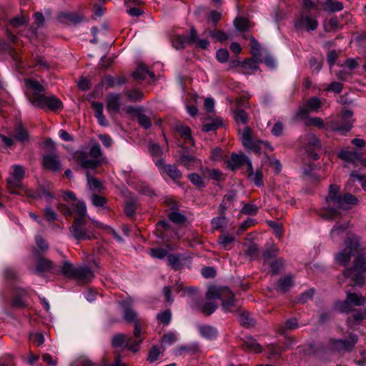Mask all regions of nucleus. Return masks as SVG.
I'll use <instances>...</instances> for the list:
<instances>
[{
    "mask_svg": "<svg viewBox=\"0 0 366 366\" xmlns=\"http://www.w3.org/2000/svg\"><path fill=\"white\" fill-rule=\"evenodd\" d=\"M74 157L84 169H95L106 162L100 146L97 144L86 147L81 151L75 152Z\"/></svg>",
    "mask_w": 366,
    "mask_h": 366,
    "instance_id": "obj_1",
    "label": "nucleus"
},
{
    "mask_svg": "<svg viewBox=\"0 0 366 366\" xmlns=\"http://www.w3.org/2000/svg\"><path fill=\"white\" fill-rule=\"evenodd\" d=\"M206 297L208 300L220 299L222 302V308L225 312H232L236 307L234 294L227 287L209 286Z\"/></svg>",
    "mask_w": 366,
    "mask_h": 366,
    "instance_id": "obj_2",
    "label": "nucleus"
},
{
    "mask_svg": "<svg viewBox=\"0 0 366 366\" xmlns=\"http://www.w3.org/2000/svg\"><path fill=\"white\" fill-rule=\"evenodd\" d=\"M360 244L359 238L354 234H349L346 240V247L335 256V260L342 265H346L350 260L352 255L359 252Z\"/></svg>",
    "mask_w": 366,
    "mask_h": 366,
    "instance_id": "obj_3",
    "label": "nucleus"
},
{
    "mask_svg": "<svg viewBox=\"0 0 366 366\" xmlns=\"http://www.w3.org/2000/svg\"><path fill=\"white\" fill-rule=\"evenodd\" d=\"M339 187L336 185H331L327 202L328 208L324 212V217L328 219H332L337 214V209L342 207V197L339 195Z\"/></svg>",
    "mask_w": 366,
    "mask_h": 366,
    "instance_id": "obj_4",
    "label": "nucleus"
},
{
    "mask_svg": "<svg viewBox=\"0 0 366 366\" xmlns=\"http://www.w3.org/2000/svg\"><path fill=\"white\" fill-rule=\"evenodd\" d=\"M366 272V259L363 255L357 256L352 267L347 269L345 274L350 277L356 285H362L365 283L364 273Z\"/></svg>",
    "mask_w": 366,
    "mask_h": 366,
    "instance_id": "obj_5",
    "label": "nucleus"
},
{
    "mask_svg": "<svg viewBox=\"0 0 366 366\" xmlns=\"http://www.w3.org/2000/svg\"><path fill=\"white\" fill-rule=\"evenodd\" d=\"M31 104L43 109L57 110L62 107L61 102L53 95L35 94Z\"/></svg>",
    "mask_w": 366,
    "mask_h": 366,
    "instance_id": "obj_6",
    "label": "nucleus"
},
{
    "mask_svg": "<svg viewBox=\"0 0 366 366\" xmlns=\"http://www.w3.org/2000/svg\"><path fill=\"white\" fill-rule=\"evenodd\" d=\"M296 29H305L307 31H315L318 26V21L312 17L309 11H302L294 21Z\"/></svg>",
    "mask_w": 366,
    "mask_h": 366,
    "instance_id": "obj_7",
    "label": "nucleus"
},
{
    "mask_svg": "<svg viewBox=\"0 0 366 366\" xmlns=\"http://www.w3.org/2000/svg\"><path fill=\"white\" fill-rule=\"evenodd\" d=\"M142 340L143 339L142 338V336L139 338L136 337V339L134 340L126 335L118 334L113 337L112 344L114 347L125 346L129 350L133 352H137L139 350Z\"/></svg>",
    "mask_w": 366,
    "mask_h": 366,
    "instance_id": "obj_8",
    "label": "nucleus"
},
{
    "mask_svg": "<svg viewBox=\"0 0 366 366\" xmlns=\"http://www.w3.org/2000/svg\"><path fill=\"white\" fill-rule=\"evenodd\" d=\"M122 306L124 309V317L129 322H133L134 325V335L137 338H139L142 335V327L139 320L137 318V312L129 307L130 302L127 300H124L121 302Z\"/></svg>",
    "mask_w": 366,
    "mask_h": 366,
    "instance_id": "obj_9",
    "label": "nucleus"
},
{
    "mask_svg": "<svg viewBox=\"0 0 366 366\" xmlns=\"http://www.w3.org/2000/svg\"><path fill=\"white\" fill-rule=\"evenodd\" d=\"M242 144L247 150L258 154L272 150L267 142L261 141L259 139H242Z\"/></svg>",
    "mask_w": 366,
    "mask_h": 366,
    "instance_id": "obj_10",
    "label": "nucleus"
},
{
    "mask_svg": "<svg viewBox=\"0 0 366 366\" xmlns=\"http://www.w3.org/2000/svg\"><path fill=\"white\" fill-rule=\"evenodd\" d=\"M84 218H76L70 228L72 236L77 240L89 239L93 237L92 232L84 229Z\"/></svg>",
    "mask_w": 366,
    "mask_h": 366,
    "instance_id": "obj_11",
    "label": "nucleus"
},
{
    "mask_svg": "<svg viewBox=\"0 0 366 366\" xmlns=\"http://www.w3.org/2000/svg\"><path fill=\"white\" fill-rule=\"evenodd\" d=\"M10 174L11 178L8 179L7 183L9 192L14 194L12 188L21 187L20 182L24 177L25 170L22 166L16 164L11 167Z\"/></svg>",
    "mask_w": 366,
    "mask_h": 366,
    "instance_id": "obj_12",
    "label": "nucleus"
},
{
    "mask_svg": "<svg viewBox=\"0 0 366 366\" xmlns=\"http://www.w3.org/2000/svg\"><path fill=\"white\" fill-rule=\"evenodd\" d=\"M154 164L158 167L162 174H167L174 182L179 183V180L181 179L182 174L181 172L178 170L174 165L165 164L162 159H157L154 160Z\"/></svg>",
    "mask_w": 366,
    "mask_h": 366,
    "instance_id": "obj_13",
    "label": "nucleus"
},
{
    "mask_svg": "<svg viewBox=\"0 0 366 366\" xmlns=\"http://www.w3.org/2000/svg\"><path fill=\"white\" fill-rule=\"evenodd\" d=\"M363 301L364 300L361 296L357 294L348 293L345 301L336 304V308L342 312H348L351 310L352 305H360Z\"/></svg>",
    "mask_w": 366,
    "mask_h": 366,
    "instance_id": "obj_14",
    "label": "nucleus"
},
{
    "mask_svg": "<svg viewBox=\"0 0 366 366\" xmlns=\"http://www.w3.org/2000/svg\"><path fill=\"white\" fill-rule=\"evenodd\" d=\"M327 131L339 132L340 134L345 135L351 130L352 122L344 123L343 121L340 122L338 120L328 118L327 119Z\"/></svg>",
    "mask_w": 366,
    "mask_h": 366,
    "instance_id": "obj_15",
    "label": "nucleus"
},
{
    "mask_svg": "<svg viewBox=\"0 0 366 366\" xmlns=\"http://www.w3.org/2000/svg\"><path fill=\"white\" fill-rule=\"evenodd\" d=\"M186 42L201 49H206L209 45V41L207 39L198 37L197 31L194 26H191Z\"/></svg>",
    "mask_w": 366,
    "mask_h": 366,
    "instance_id": "obj_16",
    "label": "nucleus"
},
{
    "mask_svg": "<svg viewBox=\"0 0 366 366\" xmlns=\"http://www.w3.org/2000/svg\"><path fill=\"white\" fill-rule=\"evenodd\" d=\"M317 9L329 13L340 11L344 9L343 4L337 0H325L324 2H318Z\"/></svg>",
    "mask_w": 366,
    "mask_h": 366,
    "instance_id": "obj_17",
    "label": "nucleus"
},
{
    "mask_svg": "<svg viewBox=\"0 0 366 366\" xmlns=\"http://www.w3.org/2000/svg\"><path fill=\"white\" fill-rule=\"evenodd\" d=\"M247 172L248 179L253 182L256 186L260 187L263 185V175L262 170L257 169L254 171L251 162H248L247 163Z\"/></svg>",
    "mask_w": 366,
    "mask_h": 366,
    "instance_id": "obj_18",
    "label": "nucleus"
},
{
    "mask_svg": "<svg viewBox=\"0 0 366 366\" xmlns=\"http://www.w3.org/2000/svg\"><path fill=\"white\" fill-rule=\"evenodd\" d=\"M43 164L46 169L53 172H57L61 169L59 158L53 154L43 156Z\"/></svg>",
    "mask_w": 366,
    "mask_h": 366,
    "instance_id": "obj_19",
    "label": "nucleus"
},
{
    "mask_svg": "<svg viewBox=\"0 0 366 366\" xmlns=\"http://www.w3.org/2000/svg\"><path fill=\"white\" fill-rule=\"evenodd\" d=\"M257 63L258 61L256 60L247 59L242 61L241 68L237 69V71L243 74L250 75L258 69Z\"/></svg>",
    "mask_w": 366,
    "mask_h": 366,
    "instance_id": "obj_20",
    "label": "nucleus"
},
{
    "mask_svg": "<svg viewBox=\"0 0 366 366\" xmlns=\"http://www.w3.org/2000/svg\"><path fill=\"white\" fill-rule=\"evenodd\" d=\"M127 111L136 115L139 124L144 128H148L151 126L149 117L142 113V109L141 107L134 108L129 107L127 109Z\"/></svg>",
    "mask_w": 366,
    "mask_h": 366,
    "instance_id": "obj_21",
    "label": "nucleus"
},
{
    "mask_svg": "<svg viewBox=\"0 0 366 366\" xmlns=\"http://www.w3.org/2000/svg\"><path fill=\"white\" fill-rule=\"evenodd\" d=\"M120 107V96L119 94H109L107 99V112L113 116L118 112Z\"/></svg>",
    "mask_w": 366,
    "mask_h": 366,
    "instance_id": "obj_22",
    "label": "nucleus"
},
{
    "mask_svg": "<svg viewBox=\"0 0 366 366\" xmlns=\"http://www.w3.org/2000/svg\"><path fill=\"white\" fill-rule=\"evenodd\" d=\"M26 85L30 91L28 92V97L29 101L31 102V99L35 94H41L40 92L43 91V86L36 80L28 79L25 80Z\"/></svg>",
    "mask_w": 366,
    "mask_h": 366,
    "instance_id": "obj_23",
    "label": "nucleus"
},
{
    "mask_svg": "<svg viewBox=\"0 0 366 366\" xmlns=\"http://www.w3.org/2000/svg\"><path fill=\"white\" fill-rule=\"evenodd\" d=\"M94 277L93 271L88 267H77L75 279L81 282H89Z\"/></svg>",
    "mask_w": 366,
    "mask_h": 366,
    "instance_id": "obj_24",
    "label": "nucleus"
},
{
    "mask_svg": "<svg viewBox=\"0 0 366 366\" xmlns=\"http://www.w3.org/2000/svg\"><path fill=\"white\" fill-rule=\"evenodd\" d=\"M169 37L172 45L174 49L178 50L183 48L181 28L172 29L169 33Z\"/></svg>",
    "mask_w": 366,
    "mask_h": 366,
    "instance_id": "obj_25",
    "label": "nucleus"
},
{
    "mask_svg": "<svg viewBox=\"0 0 366 366\" xmlns=\"http://www.w3.org/2000/svg\"><path fill=\"white\" fill-rule=\"evenodd\" d=\"M248 162L251 161L244 154H232L231 159L228 162V164L230 168L234 170L244 164L247 167Z\"/></svg>",
    "mask_w": 366,
    "mask_h": 366,
    "instance_id": "obj_26",
    "label": "nucleus"
},
{
    "mask_svg": "<svg viewBox=\"0 0 366 366\" xmlns=\"http://www.w3.org/2000/svg\"><path fill=\"white\" fill-rule=\"evenodd\" d=\"M92 105L94 111V115L97 119L99 124L103 127L107 126L108 122L103 114V104L99 102H93Z\"/></svg>",
    "mask_w": 366,
    "mask_h": 366,
    "instance_id": "obj_27",
    "label": "nucleus"
},
{
    "mask_svg": "<svg viewBox=\"0 0 366 366\" xmlns=\"http://www.w3.org/2000/svg\"><path fill=\"white\" fill-rule=\"evenodd\" d=\"M356 342H357L356 337L354 335H351L350 337L349 340H336L335 343V346L336 349L340 350H350L353 347V346L355 345Z\"/></svg>",
    "mask_w": 366,
    "mask_h": 366,
    "instance_id": "obj_28",
    "label": "nucleus"
},
{
    "mask_svg": "<svg viewBox=\"0 0 366 366\" xmlns=\"http://www.w3.org/2000/svg\"><path fill=\"white\" fill-rule=\"evenodd\" d=\"M200 335L208 340H212L217 335V330L210 325H200L198 327Z\"/></svg>",
    "mask_w": 366,
    "mask_h": 366,
    "instance_id": "obj_29",
    "label": "nucleus"
},
{
    "mask_svg": "<svg viewBox=\"0 0 366 366\" xmlns=\"http://www.w3.org/2000/svg\"><path fill=\"white\" fill-rule=\"evenodd\" d=\"M222 119L221 118H216L205 122L202 126V130L205 132L214 131L218 128L222 127Z\"/></svg>",
    "mask_w": 366,
    "mask_h": 366,
    "instance_id": "obj_30",
    "label": "nucleus"
},
{
    "mask_svg": "<svg viewBox=\"0 0 366 366\" xmlns=\"http://www.w3.org/2000/svg\"><path fill=\"white\" fill-rule=\"evenodd\" d=\"M348 227V223H344L342 224H337L330 232V237L334 241L340 240L343 234H345L347 228Z\"/></svg>",
    "mask_w": 366,
    "mask_h": 366,
    "instance_id": "obj_31",
    "label": "nucleus"
},
{
    "mask_svg": "<svg viewBox=\"0 0 366 366\" xmlns=\"http://www.w3.org/2000/svg\"><path fill=\"white\" fill-rule=\"evenodd\" d=\"M147 76H149L154 80L155 79L154 73L149 71L143 65H139L136 71L133 73V77L137 80L146 79Z\"/></svg>",
    "mask_w": 366,
    "mask_h": 366,
    "instance_id": "obj_32",
    "label": "nucleus"
},
{
    "mask_svg": "<svg viewBox=\"0 0 366 366\" xmlns=\"http://www.w3.org/2000/svg\"><path fill=\"white\" fill-rule=\"evenodd\" d=\"M243 345L249 350L254 352H260L262 347L252 337L247 336L243 339Z\"/></svg>",
    "mask_w": 366,
    "mask_h": 366,
    "instance_id": "obj_33",
    "label": "nucleus"
},
{
    "mask_svg": "<svg viewBox=\"0 0 366 366\" xmlns=\"http://www.w3.org/2000/svg\"><path fill=\"white\" fill-rule=\"evenodd\" d=\"M234 119L237 124V127H238L240 124H247V122L249 119V115L243 109L237 108L234 111Z\"/></svg>",
    "mask_w": 366,
    "mask_h": 366,
    "instance_id": "obj_34",
    "label": "nucleus"
},
{
    "mask_svg": "<svg viewBox=\"0 0 366 366\" xmlns=\"http://www.w3.org/2000/svg\"><path fill=\"white\" fill-rule=\"evenodd\" d=\"M309 112L310 111L306 107H300L295 114L292 120L294 122L304 121L305 124L307 120L310 119Z\"/></svg>",
    "mask_w": 366,
    "mask_h": 366,
    "instance_id": "obj_35",
    "label": "nucleus"
},
{
    "mask_svg": "<svg viewBox=\"0 0 366 366\" xmlns=\"http://www.w3.org/2000/svg\"><path fill=\"white\" fill-rule=\"evenodd\" d=\"M206 33L209 34L211 37L220 42L224 41L228 39L227 35L221 30L208 29L204 31L203 34H205Z\"/></svg>",
    "mask_w": 366,
    "mask_h": 366,
    "instance_id": "obj_36",
    "label": "nucleus"
},
{
    "mask_svg": "<svg viewBox=\"0 0 366 366\" xmlns=\"http://www.w3.org/2000/svg\"><path fill=\"white\" fill-rule=\"evenodd\" d=\"M51 262L48 259L41 258L38 259L34 271L37 273L46 272L51 268Z\"/></svg>",
    "mask_w": 366,
    "mask_h": 366,
    "instance_id": "obj_37",
    "label": "nucleus"
},
{
    "mask_svg": "<svg viewBox=\"0 0 366 366\" xmlns=\"http://www.w3.org/2000/svg\"><path fill=\"white\" fill-rule=\"evenodd\" d=\"M306 127L315 126L318 129L327 130V121L324 122V121L320 117H310V119H307L305 122Z\"/></svg>",
    "mask_w": 366,
    "mask_h": 366,
    "instance_id": "obj_38",
    "label": "nucleus"
},
{
    "mask_svg": "<svg viewBox=\"0 0 366 366\" xmlns=\"http://www.w3.org/2000/svg\"><path fill=\"white\" fill-rule=\"evenodd\" d=\"M339 157L342 159L353 162L356 159H360L361 155L357 152L342 150L339 153Z\"/></svg>",
    "mask_w": 366,
    "mask_h": 366,
    "instance_id": "obj_39",
    "label": "nucleus"
},
{
    "mask_svg": "<svg viewBox=\"0 0 366 366\" xmlns=\"http://www.w3.org/2000/svg\"><path fill=\"white\" fill-rule=\"evenodd\" d=\"M305 107L311 112H317L322 107V102L317 97H312L305 102Z\"/></svg>",
    "mask_w": 366,
    "mask_h": 366,
    "instance_id": "obj_40",
    "label": "nucleus"
},
{
    "mask_svg": "<svg viewBox=\"0 0 366 366\" xmlns=\"http://www.w3.org/2000/svg\"><path fill=\"white\" fill-rule=\"evenodd\" d=\"M76 269L77 267H74L69 262H64L61 268L62 273L64 275L74 278L76 277Z\"/></svg>",
    "mask_w": 366,
    "mask_h": 366,
    "instance_id": "obj_41",
    "label": "nucleus"
},
{
    "mask_svg": "<svg viewBox=\"0 0 366 366\" xmlns=\"http://www.w3.org/2000/svg\"><path fill=\"white\" fill-rule=\"evenodd\" d=\"M137 209V200L134 198L128 199L125 202L124 211L127 216L132 217Z\"/></svg>",
    "mask_w": 366,
    "mask_h": 366,
    "instance_id": "obj_42",
    "label": "nucleus"
},
{
    "mask_svg": "<svg viewBox=\"0 0 366 366\" xmlns=\"http://www.w3.org/2000/svg\"><path fill=\"white\" fill-rule=\"evenodd\" d=\"M234 238L232 235L222 234L219 237L218 242L225 249H229L234 242Z\"/></svg>",
    "mask_w": 366,
    "mask_h": 366,
    "instance_id": "obj_43",
    "label": "nucleus"
},
{
    "mask_svg": "<svg viewBox=\"0 0 366 366\" xmlns=\"http://www.w3.org/2000/svg\"><path fill=\"white\" fill-rule=\"evenodd\" d=\"M293 285L292 277L291 276H286L278 281L277 287L282 291H286L290 288Z\"/></svg>",
    "mask_w": 366,
    "mask_h": 366,
    "instance_id": "obj_44",
    "label": "nucleus"
},
{
    "mask_svg": "<svg viewBox=\"0 0 366 366\" xmlns=\"http://www.w3.org/2000/svg\"><path fill=\"white\" fill-rule=\"evenodd\" d=\"M148 150L154 158H158L163 154V149L159 144L152 142H149Z\"/></svg>",
    "mask_w": 366,
    "mask_h": 366,
    "instance_id": "obj_45",
    "label": "nucleus"
},
{
    "mask_svg": "<svg viewBox=\"0 0 366 366\" xmlns=\"http://www.w3.org/2000/svg\"><path fill=\"white\" fill-rule=\"evenodd\" d=\"M217 304L213 302H208L201 305L199 309L203 314L208 316L213 313L217 310Z\"/></svg>",
    "mask_w": 366,
    "mask_h": 366,
    "instance_id": "obj_46",
    "label": "nucleus"
},
{
    "mask_svg": "<svg viewBox=\"0 0 366 366\" xmlns=\"http://www.w3.org/2000/svg\"><path fill=\"white\" fill-rule=\"evenodd\" d=\"M237 131L240 137H252L253 135L252 128L247 124H240L237 127Z\"/></svg>",
    "mask_w": 366,
    "mask_h": 366,
    "instance_id": "obj_47",
    "label": "nucleus"
},
{
    "mask_svg": "<svg viewBox=\"0 0 366 366\" xmlns=\"http://www.w3.org/2000/svg\"><path fill=\"white\" fill-rule=\"evenodd\" d=\"M234 24L237 30L244 31L249 27V20L244 17H238L234 20Z\"/></svg>",
    "mask_w": 366,
    "mask_h": 366,
    "instance_id": "obj_48",
    "label": "nucleus"
},
{
    "mask_svg": "<svg viewBox=\"0 0 366 366\" xmlns=\"http://www.w3.org/2000/svg\"><path fill=\"white\" fill-rule=\"evenodd\" d=\"M86 176L89 189L95 192L100 191L103 188L102 184L97 179L90 177L88 172Z\"/></svg>",
    "mask_w": 366,
    "mask_h": 366,
    "instance_id": "obj_49",
    "label": "nucleus"
},
{
    "mask_svg": "<svg viewBox=\"0 0 366 366\" xmlns=\"http://www.w3.org/2000/svg\"><path fill=\"white\" fill-rule=\"evenodd\" d=\"M227 219L224 216H219L212 220V227L214 229H220L227 225Z\"/></svg>",
    "mask_w": 366,
    "mask_h": 366,
    "instance_id": "obj_50",
    "label": "nucleus"
},
{
    "mask_svg": "<svg viewBox=\"0 0 366 366\" xmlns=\"http://www.w3.org/2000/svg\"><path fill=\"white\" fill-rule=\"evenodd\" d=\"M342 207H338V209H345V204H351L355 205L357 204L358 202L357 199L352 195L351 194L347 193L343 195L342 197Z\"/></svg>",
    "mask_w": 366,
    "mask_h": 366,
    "instance_id": "obj_51",
    "label": "nucleus"
},
{
    "mask_svg": "<svg viewBox=\"0 0 366 366\" xmlns=\"http://www.w3.org/2000/svg\"><path fill=\"white\" fill-rule=\"evenodd\" d=\"M168 262L169 264L174 268L175 270H177L181 268V261L179 256L171 254L168 257Z\"/></svg>",
    "mask_w": 366,
    "mask_h": 366,
    "instance_id": "obj_52",
    "label": "nucleus"
},
{
    "mask_svg": "<svg viewBox=\"0 0 366 366\" xmlns=\"http://www.w3.org/2000/svg\"><path fill=\"white\" fill-rule=\"evenodd\" d=\"M216 58L220 63H225L229 59V52L225 49H220L216 53Z\"/></svg>",
    "mask_w": 366,
    "mask_h": 366,
    "instance_id": "obj_53",
    "label": "nucleus"
},
{
    "mask_svg": "<svg viewBox=\"0 0 366 366\" xmlns=\"http://www.w3.org/2000/svg\"><path fill=\"white\" fill-rule=\"evenodd\" d=\"M171 313L169 311H164L159 313L157 316L158 321L163 325H168L171 320Z\"/></svg>",
    "mask_w": 366,
    "mask_h": 366,
    "instance_id": "obj_54",
    "label": "nucleus"
},
{
    "mask_svg": "<svg viewBox=\"0 0 366 366\" xmlns=\"http://www.w3.org/2000/svg\"><path fill=\"white\" fill-rule=\"evenodd\" d=\"M127 94L129 99L132 102L139 101L142 99V97H143L142 93L137 89H133L131 91H128L127 92Z\"/></svg>",
    "mask_w": 366,
    "mask_h": 366,
    "instance_id": "obj_55",
    "label": "nucleus"
},
{
    "mask_svg": "<svg viewBox=\"0 0 366 366\" xmlns=\"http://www.w3.org/2000/svg\"><path fill=\"white\" fill-rule=\"evenodd\" d=\"M189 179L191 181V182L197 187H203L204 186V181L199 174H189Z\"/></svg>",
    "mask_w": 366,
    "mask_h": 366,
    "instance_id": "obj_56",
    "label": "nucleus"
},
{
    "mask_svg": "<svg viewBox=\"0 0 366 366\" xmlns=\"http://www.w3.org/2000/svg\"><path fill=\"white\" fill-rule=\"evenodd\" d=\"M341 114L343 122L347 123V122H352V126L355 122V119H352L353 112L347 109H343L341 112Z\"/></svg>",
    "mask_w": 366,
    "mask_h": 366,
    "instance_id": "obj_57",
    "label": "nucleus"
},
{
    "mask_svg": "<svg viewBox=\"0 0 366 366\" xmlns=\"http://www.w3.org/2000/svg\"><path fill=\"white\" fill-rule=\"evenodd\" d=\"M327 31H336L339 29V21L336 17L330 19L325 26Z\"/></svg>",
    "mask_w": 366,
    "mask_h": 366,
    "instance_id": "obj_58",
    "label": "nucleus"
},
{
    "mask_svg": "<svg viewBox=\"0 0 366 366\" xmlns=\"http://www.w3.org/2000/svg\"><path fill=\"white\" fill-rule=\"evenodd\" d=\"M258 207L254 204H245L242 209V212L246 214L254 215L257 213Z\"/></svg>",
    "mask_w": 366,
    "mask_h": 366,
    "instance_id": "obj_59",
    "label": "nucleus"
},
{
    "mask_svg": "<svg viewBox=\"0 0 366 366\" xmlns=\"http://www.w3.org/2000/svg\"><path fill=\"white\" fill-rule=\"evenodd\" d=\"M176 340H177L176 335L174 333L169 332L163 336L162 342L165 345H170Z\"/></svg>",
    "mask_w": 366,
    "mask_h": 366,
    "instance_id": "obj_60",
    "label": "nucleus"
},
{
    "mask_svg": "<svg viewBox=\"0 0 366 366\" xmlns=\"http://www.w3.org/2000/svg\"><path fill=\"white\" fill-rule=\"evenodd\" d=\"M363 319V316L360 313L355 314L352 317L348 319L347 322L350 327L353 328Z\"/></svg>",
    "mask_w": 366,
    "mask_h": 366,
    "instance_id": "obj_61",
    "label": "nucleus"
},
{
    "mask_svg": "<svg viewBox=\"0 0 366 366\" xmlns=\"http://www.w3.org/2000/svg\"><path fill=\"white\" fill-rule=\"evenodd\" d=\"M151 255L153 257L163 259L167 255V252L162 248H153L151 249Z\"/></svg>",
    "mask_w": 366,
    "mask_h": 366,
    "instance_id": "obj_62",
    "label": "nucleus"
},
{
    "mask_svg": "<svg viewBox=\"0 0 366 366\" xmlns=\"http://www.w3.org/2000/svg\"><path fill=\"white\" fill-rule=\"evenodd\" d=\"M343 89L342 84L337 81L332 82L328 87L326 89L327 91H332L337 94H339L342 92Z\"/></svg>",
    "mask_w": 366,
    "mask_h": 366,
    "instance_id": "obj_63",
    "label": "nucleus"
},
{
    "mask_svg": "<svg viewBox=\"0 0 366 366\" xmlns=\"http://www.w3.org/2000/svg\"><path fill=\"white\" fill-rule=\"evenodd\" d=\"M283 124L281 122L278 121L274 124L272 129V134L274 136H280L283 133Z\"/></svg>",
    "mask_w": 366,
    "mask_h": 366,
    "instance_id": "obj_64",
    "label": "nucleus"
}]
</instances>
